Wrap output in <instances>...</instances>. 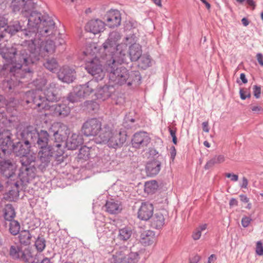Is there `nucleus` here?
<instances>
[{
    "label": "nucleus",
    "mask_w": 263,
    "mask_h": 263,
    "mask_svg": "<svg viewBox=\"0 0 263 263\" xmlns=\"http://www.w3.org/2000/svg\"><path fill=\"white\" fill-rule=\"evenodd\" d=\"M207 228V225L203 224L200 225L199 227L197 228L193 232L192 234V237L194 240L199 239L201 235V233L203 231H204Z\"/></svg>",
    "instance_id": "42"
},
{
    "label": "nucleus",
    "mask_w": 263,
    "mask_h": 263,
    "mask_svg": "<svg viewBox=\"0 0 263 263\" xmlns=\"http://www.w3.org/2000/svg\"><path fill=\"white\" fill-rule=\"evenodd\" d=\"M169 132L172 137H176V130L175 129H173L170 128Z\"/></svg>",
    "instance_id": "64"
},
{
    "label": "nucleus",
    "mask_w": 263,
    "mask_h": 263,
    "mask_svg": "<svg viewBox=\"0 0 263 263\" xmlns=\"http://www.w3.org/2000/svg\"><path fill=\"white\" fill-rule=\"evenodd\" d=\"M31 248H10V254L13 258H19L25 262L34 263V254L31 250Z\"/></svg>",
    "instance_id": "9"
},
{
    "label": "nucleus",
    "mask_w": 263,
    "mask_h": 263,
    "mask_svg": "<svg viewBox=\"0 0 263 263\" xmlns=\"http://www.w3.org/2000/svg\"><path fill=\"white\" fill-rule=\"evenodd\" d=\"M202 129L204 132L209 133V123L208 122H203L202 124Z\"/></svg>",
    "instance_id": "55"
},
{
    "label": "nucleus",
    "mask_w": 263,
    "mask_h": 263,
    "mask_svg": "<svg viewBox=\"0 0 263 263\" xmlns=\"http://www.w3.org/2000/svg\"><path fill=\"white\" fill-rule=\"evenodd\" d=\"M160 168L161 162L158 160H154L147 163L146 171L148 175L153 176L159 173Z\"/></svg>",
    "instance_id": "22"
},
{
    "label": "nucleus",
    "mask_w": 263,
    "mask_h": 263,
    "mask_svg": "<svg viewBox=\"0 0 263 263\" xmlns=\"http://www.w3.org/2000/svg\"><path fill=\"white\" fill-rule=\"evenodd\" d=\"M22 30V26L18 21H15L12 24L8 26L5 30L11 35L15 34Z\"/></svg>",
    "instance_id": "36"
},
{
    "label": "nucleus",
    "mask_w": 263,
    "mask_h": 263,
    "mask_svg": "<svg viewBox=\"0 0 263 263\" xmlns=\"http://www.w3.org/2000/svg\"><path fill=\"white\" fill-rule=\"evenodd\" d=\"M106 211L110 214H117L121 212L122 206L121 203L118 201L111 200L106 203Z\"/></svg>",
    "instance_id": "24"
},
{
    "label": "nucleus",
    "mask_w": 263,
    "mask_h": 263,
    "mask_svg": "<svg viewBox=\"0 0 263 263\" xmlns=\"http://www.w3.org/2000/svg\"><path fill=\"white\" fill-rule=\"evenodd\" d=\"M41 149L39 151L38 155L40 159L43 162L48 161V159L52 156L53 153L49 146H45L44 147H40Z\"/></svg>",
    "instance_id": "26"
},
{
    "label": "nucleus",
    "mask_w": 263,
    "mask_h": 263,
    "mask_svg": "<svg viewBox=\"0 0 263 263\" xmlns=\"http://www.w3.org/2000/svg\"><path fill=\"white\" fill-rule=\"evenodd\" d=\"M240 96L242 100H245L247 98H249L251 95L246 89H241L239 91Z\"/></svg>",
    "instance_id": "47"
},
{
    "label": "nucleus",
    "mask_w": 263,
    "mask_h": 263,
    "mask_svg": "<svg viewBox=\"0 0 263 263\" xmlns=\"http://www.w3.org/2000/svg\"><path fill=\"white\" fill-rule=\"evenodd\" d=\"M252 219L249 217H244L242 218L241 224L244 228H246L249 226Z\"/></svg>",
    "instance_id": "48"
},
{
    "label": "nucleus",
    "mask_w": 263,
    "mask_h": 263,
    "mask_svg": "<svg viewBox=\"0 0 263 263\" xmlns=\"http://www.w3.org/2000/svg\"><path fill=\"white\" fill-rule=\"evenodd\" d=\"M256 253L259 255H263V248H256Z\"/></svg>",
    "instance_id": "59"
},
{
    "label": "nucleus",
    "mask_w": 263,
    "mask_h": 263,
    "mask_svg": "<svg viewBox=\"0 0 263 263\" xmlns=\"http://www.w3.org/2000/svg\"><path fill=\"white\" fill-rule=\"evenodd\" d=\"M240 79L244 84H246L248 82V80L246 77L245 74L243 73L240 74Z\"/></svg>",
    "instance_id": "60"
},
{
    "label": "nucleus",
    "mask_w": 263,
    "mask_h": 263,
    "mask_svg": "<svg viewBox=\"0 0 263 263\" xmlns=\"http://www.w3.org/2000/svg\"><path fill=\"white\" fill-rule=\"evenodd\" d=\"M98 52L96 44L92 43L86 47L84 53L86 56L92 57V59L86 63V70L95 79L101 80L104 77L105 71L102 69L101 62L96 55Z\"/></svg>",
    "instance_id": "7"
},
{
    "label": "nucleus",
    "mask_w": 263,
    "mask_h": 263,
    "mask_svg": "<svg viewBox=\"0 0 263 263\" xmlns=\"http://www.w3.org/2000/svg\"><path fill=\"white\" fill-rule=\"evenodd\" d=\"M106 25L110 28H115L120 25L121 17L119 11H109L105 16Z\"/></svg>",
    "instance_id": "15"
},
{
    "label": "nucleus",
    "mask_w": 263,
    "mask_h": 263,
    "mask_svg": "<svg viewBox=\"0 0 263 263\" xmlns=\"http://www.w3.org/2000/svg\"><path fill=\"white\" fill-rule=\"evenodd\" d=\"M31 235L28 231H22L19 235L20 242L25 246L29 245L31 241Z\"/></svg>",
    "instance_id": "35"
},
{
    "label": "nucleus",
    "mask_w": 263,
    "mask_h": 263,
    "mask_svg": "<svg viewBox=\"0 0 263 263\" xmlns=\"http://www.w3.org/2000/svg\"><path fill=\"white\" fill-rule=\"evenodd\" d=\"M81 98V97L79 96L78 90H76L73 93H71L69 95L68 100L71 102L74 103L79 101Z\"/></svg>",
    "instance_id": "44"
},
{
    "label": "nucleus",
    "mask_w": 263,
    "mask_h": 263,
    "mask_svg": "<svg viewBox=\"0 0 263 263\" xmlns=\"http://www.w3.org/2000/svg\"><path fill=\"white\" fill-rule=\"evenodd\" d=\"M90 150L91 149L87 146L82 147L79 151V158L84 160L89 159L90 155Z\"/></svg>",
    "instance_id": "40"
},
{
    "label": "nucleus",
    "mask_w": 263,
    "mask_h": 263,
    "mask_svg": "<svg viewBox=\"0 0 263 263\" xmlns=\"http://www.w3.org/2000/svg\"><path fill=\"white\" fill-rule=\"evenodd\" d=\"M256 58L258 62L261 66H263V55L261 53H257Z\"/></svg>",
    "instance_id": "54"
},
{
    "label": "nucleus",
    "mask_w": 263,
    "mask_h": 263,
    "mask_svg": "<svg viewBox=\"0 0 263 263\" xmlns=\"http://www.w3.org/2000/svg\"><path fill=\"white\" fill-rule=\"evenodd\" d=\"M216 259V256L215 254H212L209 257L208 263H214Z\"/></svg>",
    "instance_id": "56"
},
{
    "label": "nucleus",
    "mask_w": 263,
    "mask_h": 263,
    "mask_svg": "<svg viewBox=\"0 0 263 263\" xmlns=\"http://www.w3.org/2000/svg\"><path fill=\"white\" fill-rule=\"evenodd\" d=\"M0 170L6 177H10L14 173L15 165L8 160L1 161H0Z\"/></svg>",
    "instance_id": "20"
},
{
    "label": "nucleus",
    "mask_w": 263,
    "mask_h": 263,
    "mask_svg": "<svg viewBox=\"0 0 263 263\" xmlns=\"http://www.w3.org/2000/svg\"><path fill=\"white\" fill-rule=\"evenodd\" d=\"M240 200L243 202H248L249 201V199L245 195H240Z\"/></svg>",
    "instance_id": "62"
},
{
    "label": "nucleus",
    "mask_w": 263,
    "mask_h": 263,
    "mask_svg": "<svg viewBox=\"0 0 263 263\" xmlns=\"http://www.w3.org/2000/svg\"><path fill=\"white\" fill-rule=\"evenodd\" d=\"M102 127L100 121L97 119H91L86 121L82 127V132L87 136H95L101 132Z\"/></svg>",
    "instance_id": "11"
},
{
    "label": "nucleus",
    "mask_w": 263,
    "mask_h": 263,
    "mask_svg": "<svg viewBox=\"0 0 263 263\" xmlns=\"http://www.w3.org/2000/svg\"><path fill=\"white\" fill-rule=\"evenodd\" d=\"M158 188V184L156 181L151 180L146 181L144 184V191L148 194L155 193Z\"/></svg>",
    "instance_id": "31"
},
{
    "label": "nucleus",
    "mask_w": 263,
    "mask_h": 263,
    "mask_svg": "<svg viewBox=\"0 0 263 263\" xmlns=\"http://www.w3.org/2000/svg\"><path fill=\"white\" fill-rule=\"evenodd\" d=\"M83 143V140L81 135L72 134L70 137L67 138L66 146L68 149L74 150Z\"/></svg>",
    "instance_id": "19"
},
{
    "label": "nucleus",
    "mask_w": 263,
    "mask_h": 263,
    "mask_svg": "<svg viewBox=\"0 0 263 263\" xmlns=\"http://www.w3.org/2000/svg\"><path fill=\"white\" fill-rule=\"evenodd\" d=\"M46 241L43 236H39L35 243V247H45Z\"/></svg>",
    "instance_id": "45"
},
{
    "label": "nucleus",
    "mask_w": 263,
    "mask_h": 263,
    "mask_svg": "<svg viewBox=\"0 0 263 263\" xmlns=\"http://www.w3.org/2000/svg\"><path fill=\"white\" fill-rule=\"evenodd\" d=\"M111 88L110 86L105 85L102 87L96 88V93L97 95V97L103 100L108 98L111 94V92L110 91V89Z\"/></svg>",
    "instance_id": "25"
},
{
    "label": "nucleus",
    "mask_w": 263,
    "mask_h": 263,
    "mask_svg": "<svg viewBox=\"0 0 263 263\" xmlns=\"http://www.w3.org/2000/svg\"><path fill=\"white\" fill-rule=\"evenodd\" d=\"M36 134V130L33 126H27L23 130L21 136L22 138H32V136Z\"/></svg>",
    "instance_id": "39"
},
{
    "label": "nucleus",
    "mask_w": 263,
    "mask_h": 263,
    "mask_svg": "<svg viewBox=\"0 0 263 263\" xmlns=\"http://www.w3.org/2000/svg\"><path fill=\"white\" fill-rule=\"evenodd\" d=\"M49 132L53 133L55 141L57 143L63 142L70 133V130L68 127L60 122L52 124Z\"/></svg>",
    "instance_id": "10"
},
{
    "label": "nucleus",
    "mask_w": 263,
    "mask_h": 263,
    "mask_svg": "<svg viewBox=\"0 0 263 263\" xmlns=\"http://www.w3.org/2000/svg\"><path fill=\"white\" fill-rule=\"evenodd\" d=\"M132 231L130 228H124L119 230L118 234V238L123 241H126L131 236Z\"/></svg>",
    "instance_id": "37"
},
{
    "label": "nucleus",
    "mask_w": 263,
    "mask_h": 263,
    "mask_svg": "<svg viewBox=\"0 0 263 263\" xmlns=\"http://www.w3.org/2000/svg\"><path fill=\"white\" fill-rule=\"evenodd\" d=\"M153 212V204L148 202H143L138 210L137 217L141 220L147 221L152 217Z\"/></svg>",
    "instance_id": "12"
},
{
    "label": "nucleus",
    "mask_w": 263,
    "mask_h": 263,
    "mask_svg": "<svg viewBox=\"0 0 263 263\" xmlns=\"http://www.w3.org/2000/svg\"><path fill=\"white\" fill-rule=\"evenodd\" d=\"M35 8V7L26 15L21 14L28 17L27 28L23 31L25 36L33 37L36 35L38 31L42 34L52 33L55 28L53 21L49 18L43 20L42 14L33 11Z\"/></svg>",
    "instance_id": "4"
},
{
    "label": "nucleus",
    "mask_w": 263,
    "mask_h": 263,
    "mask_svg": "<svg viewBox=\"0 0 263 263\" xmlns=\"http://www.w3.org/2000/svg\"><path fill=\"white\" fill-rule=\"evenodd\" d=\"M8 23L7 20L3 16L0 15V29L4 28Z\"/></svg>",
    "instance_id": "51"
},
{
    "label": "nucleus",
    "mask_w": 263,
    "mask_h": 263,
    "mask_svg": "<svg viewBox=\"0 0 263 263\" xmlns=\"http://www.w3.org/2000/svg\"><path fill=\"white\" fill-rule=\"evenodd\" d=\"M151 138L145 132H140L134 135L132 144L134 147H140L147 146L150 142Z\"/></svg>",
    "instance_id": "16"
},
{
    "label": "nucleus",
    "mask_w": 263,
    "mask_h": 263,
    "mask_svg": "<svg viewBox=\"0 0 263 263\" xmlns=\"http://www.w3.org/2000/svg\"><path fill=\"white\" fill-rule=\"evenodd\" d=\"M120 34L116 31L111 32L108 38L103 44V51L111 56L107 61L105 70L109 73V80L116 84L123 85L129 78L128 70L124 67H117L116 63L122 64L127 62L128 55L126 54L127 44L119 43L121 40Z\"/></svg>",
    "instance_id": "2"
},
{
    "label": "nucleus",
    "mask_w": 263,
    "mask_h": 263,
    "mask_svg": "<svg viewBox=\"0 0 263 263\" xmlns=\"http://www.w3.org/2000/svg\"><path fill=\"white\" fill-rule=\"evenodd\" d=\"M142 49L139 44L132 45L129 49V55L132 61H137L141 56Z\"/></svg>",
    "instance_id": "23"
},
{
    "label": "nucleus",
    "mask_w": 263,
    "mask_h": 263,
    "mask_svg": "<svg viewBox=\"0 0 263 263\" xmlns=\"http://www.w3.org/2000/svg\"><path fill=\"white\" fill-rule=\"evenodd\" d=\"M12 134L10 130H4L0 132V150L6 154L8 150L13 151L17 156L21 158V162L25 166L26 171H28L27 165L35 160L34 154L30 152V144L28 140L25 141L24 144L20 142L15 146L12 144L11 140Z\"/></svg>",
    "instance_id": "3"
},
{
    "label": "nucleus",
    "mask_w": 263,
    "mask_h": 263,
    "mask_svg": "<svg viewBox=\"0 0 263 263\" xmlns=\"http://www.w3.org/2000/svg\"><path fill=\"white\" fill-rule=\"evenodd\" d=\"M247 4L253 7V9L255 7V3L253 0H247Z\"/></svg>",
    "instance_id": "63"
},
{
    "label": "nucleus",
    "mask_w": 263,
    "mask_h": 263,
    "mask_svg": "<svg viewBox=\"0 0 263 263\" xmlns=\"http://www.w3.org/2000/svg\"><path fill=\"white\" fill-rule=\"evenodd\" d=\"M224 161L225 158L224 156L221 155L215 156L206 162L204 166V168L206 170H208L213 166L215 164L221 163Z\"/></svg>",
    "instance_id": "29"
},
{
    "label": "nucleus",
    "mask_w": 263,
    "mask_h": 263,
    "mask_svg": "<svg viewBox=\"0 0 263 263\" xmlns=\"http://www.w3.org/2000/svg\"><path fill=\"white\" fill-rule=\"evenodd\" d=\"M44 66L48 70L54 72L59 68V64L54 58L47 59L44 63Z\"/></svg>",
    "instance_id": "28"
},
{
    "label": "nucleus",
    "mask_w": 263,
    "mask_h": 263,
    "mask_svg": "<svg viewBox=\"0 0 263 263\" xmlns=\"http://www.w3.org/2000/svg\"><path fill=\"white\" fill-rule=\"evenodd\" d=\"M58 77L63 82L71 83L76 78V72L68 66H63L60 69Z\"/></svg>",
    "instance_id": "14"
},
{
    "label": "nucleus",
    "mask_w": 263,
    "mask_h": 263,
    "mask_svg": "<svg viewBox=\"0 0 263 263\" xmlns=\"http://www.w3.org/2000/svg\"><path fill=\"white\" fill-rule=\"evenodd\" d=\"M31 43L29 45L30 54L26 49L22 46L17 48L5 47L1 49L0 54L6 61V69H9L10 72L17 77H22V73L25 71L29 73V68L22 69L24 66H28L32 64L33 58L39 60L38 56L47 57L55 51V45L52 41H42L31 40Z\"/></svg>",
    "instance_id": "1"
},
{
    "label": "nucleus",
    "mask_w": 263,
    "mask_h": 263,
    "mask_svg": "<svg viewBox=\"0 0 263 263\" xmlns=\"http://www.w3.org/2000/svg\"><path fill=\"white\" fill-rule=\"evenodd\" d=\"M125 254L122 251L117 250L109 259V263H123Z\"/></svg>",
    "instance_id": "30"
},
{
    "label": "nucleus",
    "mask_w": 263,
    "mask_h": 263,
    "mask_svg": "<svg viewBox=\"0 0 263 263\" xmlns=\"http://www.w3.org/2000/svg\"><path fill=\"white\" fill-rule=\"evenodd\" d=\"M226 177L229 178H231L232 181H237L238 179V176L235 174H231L230 173L226 174Z\"/></svg>",
    "instance_id": "52"
},
{
    "label": "nucleus",
    "mask_w": 263,
    "mask_h": 263,
    "mask_svg": "<svg viewBox=\"0 0 263 263\" xmlns=\"http://www.w3.org/2000/svg\"><path fill=\"white\" fill-rule=\"evenodd\" d=\"M18 195V186L16 183H15L13 189L6 194L5 198L10 201H15L17 199Z\"/></svg>",
    "instance_id": "34"
},
{
    "label": "nucleus",
    "mask_w": 263,
    "mask_h": 263,
    "mask_svg": "<svg viewBox=\"0 0 263 263\" xmlns=\"http://www.w3.org/2000/svg\"><path fill=\"white\" fill-rule=\"evenodd\" d=\"M15 216V212L14 208L11 205L7 204L6 205L4 210V218L6 220H14L13 219Z\"/></svg>",
    "instance_id": "32"
},
{
    "label": "nucleus",
    "mask_w": 263,
    "mask_h": 263,
    "mask_svg": "<svg viewBox=\"0 0 263 263\" xmlns=\"http://www.w3.org/2000/svg\"><path fill=\"white\" fill-rule=\"evenodd\" d=\"M229 204H230V206L231 207H232L234 206H236L238 204V202L236 200V199H235L234 198H232L230 200Z\"/></svg>",
    "instance_id": "58"
},
{
    "label": "nucleus",
    "mask_w": 263,
    "mask_h": 263,
    "mask_svg": "<svg viewBox=\"0 0 263 263\" xmlns=\"http://www.w3.org/2000/svg\"><path fill=\"white\" fill-rule=\"evenodd\" d=\"M20 230V226L16 220H11L9 223V231L13 235L17 234Z\"/></svg>",
    "instance_id": "41"
},
{
    "label": "nucleus",
    "mask_w": 263,
    "mask_h": 263,
    "mask_svg": "<svg viewBox=\"0 0 263 263\" xmlns=\"http://www.w3.org/2000/svg\"><path fill=\"white\" fill-rule=\"evenodd\" d=\"M139 259V255L137 252H131L125 255L123 263H137Z\"/></svg>",
    "instance_id": "38"
},
{
    "label": "nucleus",
    "mask_w": 263,
    "mask_h": 263,
    "mask_svg": "<svg viewBox=\"0 0 263 263\" xmlns=\"http://www.w3.org/2000/svg\"><path fill=\"white\" fill-rule=\"evenodd\" d=\"M104 29V23L99 20H91L85 26L86 30L89 31L94 34L99 33L103 31Z\"/></svg>",
    "instance_id": "17"
},
{
    "label": "nucleus",
    "mask_w": 263,
    "mask_h": 263,
    "mask_svg": "<svg viewBox=\"0 0 263 263\" xmlns=\"http://www.w3.org/2000/svg\"><path fill=\"white\" fill-rule=\"evenodd\" d=\"M156 238L154 232L147 231L142 233L141 235L140 242L143 246H151L155 245Z\"/></svg>",
    "instance_id": "21"
},
{
    "label": "nucleus",
    "mask_w": 263,
    "mask_h": 263,
    "mask_svg": "<svg viewBox=\"0 0 263 263\" xmlns=\"http://www.w3.org/2000/svg\"><path fill=\"white\" fill-rule=\"evenodd\" d=\"M46 80L44 79H41L36 82V90L34 91H29L26 94L27 97L32 98V101L39 107L45 108L46 107L45 100L42 99L40 96V90L43 91L46 101L49 102L57 101L60 98L59 89L56 86L54 83L50 84L48 86L45 87Z\"/></svg>",
    "instance_id": "5"
},
{
    "label": "nucleus",
    "mask_w": 263,
    "mask_h": 263,
    "mask_svg": "<svg viewBox=\"0 0 263 263\" xmlns=\"http://www.w3.org/2000/svg\"><path fill=\"white\" fill-rule=\"evenodd\" d=\"M126 134L118 131L111 124L103 125L97 138V142L106 144L109 148L117 149L126 141Z\"/></svg>",
    "instance_id": "6"
},
{
    "label": "nucleus",
    "mask_w": 263,
    "mask_h": 263,
    "mask_svg": "<svg viewBox=\"0 0 263 263\" xmlns=\"http://www.w3.org/2000/svg\"><path fill=\"white\" fill-rule=\"evenodd\" d=\"M251 109L254 113H259L263 110L262 107L259 105H251Z\"/></svg>",
    "instance_id": "49"
},
{
    "label": "nucleus",
    "mask_w": 263,
    "mask_h": 263,
    "mask_svg": "<svg viewBox=\"0 0 263 263\" xmlns=\"http://www.w3.org/2000/svg\"><path fill=\"white\" fill-rule=\"evenodd\" d=\"M167 212L164 210L157 211L152 216L151 220V227L156 229H162L165 224Z\"/></svg>",
    "instance_id": "13"
},
{
    "label": "nucleus",
    "mask_w": 263,
    "mask_h": 263,
    "mask_svg": "<svg viewBox=\"0 0 263 263\" xmlns=\"http://www.w3.org/2000/svg\"><path fill=\"white\" fill-rule=\"evenodd\" d=\"M170 153L171 158L172 160V161H173L175 159V156L176 155V149L175 146H172L170 147Z\"/></svg>",
    "instance_id": "50"
},
{
    "label": "nucleus",
    "mask_w": 263,
    "mask_h": 263,
    "mask_svg": "<svg viewBox=\"0 0 263 263\" xmlns=\"http://www.w3.org/2000/svg\"><path fill=\"white\" fill-rule=\"evenodd\" d=\"M38 140L37 144L39 147H44L45 146H48V142L49 141V134L48 132L44 130H41L37 133Z\"/></svg>",
    "instance_id": "27"
},
{
    "label": "nucleus",
    "mask_w": 263,
    "mask_h": 263,
    "mask_svg": "<svg viewBox=\"0 0 263 263\" xmlns=\"http://www.w3.org/2000/svg\"><path fill=\"white\" fill-rule=\"evenodd\" d=\"M151 63V59L148 55H143L140 59V66L142 68L145 69L149 67Z\"/></svg>",
    "instance_id": "43"
},
{
    "label": "nucleus",
    "mask_w": 263,
    "mask_h": 263,
    "mask_svg": "<svg viewBox=\"0 0 263 263\" xmlns=\"http://www.w3.org/2000/svg\"><path fill=\"white\" fill-rule=\"evenodd\" d=\"M70 112V107L65 104H59L55 107V112L59 116L66 117L69 114Z\"/></svg>",
    "instance_id": "33"
},
{
    "label": "nucleus",
    "mask_w": 263,
    "mask_h": 263,
    "mask_svg": "<svg viewBox=\"0 0 263 263\" xmlns=\"http://www.w3.org/2000/svg\"><path fill=\"white\" fill-rule=\"evenodd\" d=\"M200 259V257L195 255L190 258V263H198Z\"/></svg>",
    "instance_id": "53"
},
{
    "label": "nucleus",
    "mask_w": 263,
    "mask_h": 263,
    "mask_svg": "<svg viewBox=\"0 0 263 263\" xmlns=\"http://www.w3.org/2000/svg\"><path fill=\"white\" fill-rule=\"evenodd\" d=\"M36 6L33 0H11L10 8L14 13L26 15Z\"/></svg>",
    "instance_id": "8"
},
{
    "label": "nucleus",
    "mask_w": 263,
    "mask_h": 263,
    "mask_svg": "<svg viewBox=\"0 0 263 263\" xmlns=\"http://www.w3.org/2000/svg\"><path fill=\"white\" fill-rule=\"evenodd\" d=\"M98 86L97 82L95 81H90L87 84L81 86L78 89V94L82 98L89 96L93 91H96Z\"/></svg>",
    "instance_id": "18"
},
{
    "label": "nucleus",
    "mask_w": 263,
    "mask_h": 263,
    "mask_svg": "<svg viewBox=\"0 0 263 263\" xmlns=\"http://www.w3.org/2000/svg\"><path fill=\"white\" fill-rule=\"evenodd\" d=\"M248 184V181L246 177H243L242 178V182L241 184V187L247 188Z\"/></svg>",
    "instance_id": "57"
},
{
    "label": "nucleus",
    "mask_w": 263,
    "mask_h": 263,
    "mask_svg": "<svg viewBox=\"0 0 263 263\" xmlns=\"http://www.w3.org/2000/svg\"><path fill=\"white\" fill-rule=\"evenodd\" d=\"M36 263H52L51 261V260L47 257L44 258L42 261L40 262H36Z\"/></svg>",
    "instance_id": "61"
},
{
    "label": "nucleus",
    "mask_w": 263,
    "mask_h": 263,
    "mask_svg": "<svg viewBox=\"0 0 263 263\" xmlns=\"http://www.w3.org/2000/svg\"><path fill=\"white\" fill-rule=\"evenodd\" d=\"M253 95L254 97L258 99L260 97L261 87L257 85H254L253 87Z\"/></svg>",
    "instance_id": "46"
}]
</instances>
